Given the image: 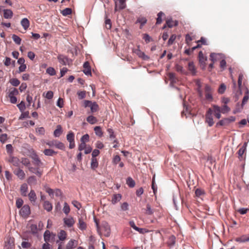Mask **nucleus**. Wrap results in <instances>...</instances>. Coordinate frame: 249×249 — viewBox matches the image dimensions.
<instances>
[{"instance_id":"obj_25","label":"nucleus","mask_w":249,"mask_h":249,"mask_svg":"<svg viewBox=\"0 0 249 249\" xmlns=\"http://www.w3.org/2000/svg\"><path fill=\"white\" fill-rule=\"evenodd\" d=\"M76 241L74 239L70 240L66 245L65 249H73L76 246Z\"/></svg>"},{"instance_id":"obj_57","label":"nucleus","mask_w":249,"mask_h":249,"mask_svg":"<svg viewBox=\"0 0 249 249\" xmlns=\"http://www.w3.org/2000/svg\"><path fill=\"white\" fill-rule=\"evenodd\" d=\"M152 189L153 191L154 194H155L156 192H157V187L156 185L155 184V175L153 177V178H152Z\"/></svg>"},{"instance_id":"obj_59","label":"nucleus","mask_w":249,"mask_h":249,"mask_svg":"<svg viewBox=\"0 0 249 249\" xmlns=\"http://www.w3.org/2000/svg\"><path fill=\"white\" fill-rule=\"evenodd\" d=\"M8 139L7 135L6 134H2L0 136V142L4 143Z\"/></svg>"},{"instance_id":"obj_62","label":"nucleus","mask_w":249,"mask_h":249,"mask_svg":"<svg viewBox=\"0 0 249 249\" xmlns=\"http://www.w3.org/2000/svg\"><path fill=\"white\" fill-rule=\"evenodd\" d=\"M22 113L20 115V117H19V120H23L25 118H29V111H26V112H21Z\"/></svg>"},{"instance_id":"obj_60","label":"nucleus","mask_w":249,"mask_h":249,"mask_svg":"<svg viewBox=\"0 0 249 249\" xmlns=\"http://www.w3.org/2000/svg\"><path fill=\"white\" fill-rule=\"evenodd\" d=\"M121 161V158L118 155H116L113 157L112 159V163L114 164H117Z\"/></svg>"},{"instance_id":"obj_51","label":"nucleus","mask_w":249,"mask_h":249,"mask_svg":"<svg viewBox=\"0 0 249 249\" xmlns=\"http://www.w3.org/2000/svg\"><path fill=\"white\" fill-rule=\"evenodd\" d=\"M176 37H177V36L175 34H173L172 35H171V36H170V37L169 38L168 41V42H167V44L168 46H170L171 45H172L175 39H176Z\"/></svg>"},{"instance_id":"obj_43","label":"nucleus","mask_w":249,"mask_h":249,"mask_svg":"<svg viewBox=\"0 0 249 249\" xmlns=\"http://www.w3.org/2000/svg\"><path fill=\"white\" fill-rule=\"evenodd\" d=\"M229 124L228 123V120L226 118H224L221 120H220L219 122L216 124V126L218 125L223 126V125H227Z\"/></svg>"},{"instance_id":"obj_58","label":"nucleus","mask_w":249,"mask_h":249,"mask_svg":"<svg viewBox=\"0 0 249 249\" xmlns=\"http://www.w3.org/2000/svg\"><path fill=\"white\" fill-rule=\"evenodd\" d=\"M142 38L145 40L146 43L152 41V38L147 34H144L143 35Z\"/></svg>"},{"instance_id":"obj_42","label":"nucleus","mask_w":249,"mask_h":249,"mask_svg":"<svg viewBox=\"0 0 249 249\" xmlns=\"http://www.w3.org/2000/svg\"><path fill=\"white\" fill-rule=\"evenodd\" d=\"M188 68L189 71H190L192 73H195L196 68H195L194 63L193 62H190L188 63Z\"/></svg>"},{"instance_id":"obj_3","label":"nucleus","mask_w":249,"mask_h":249,"mask_svg":"<svg viewBox=\"0 0 249 249\" xmlns=\"http://www.w3.org/2000/svg\"><path fill=\"white\" fill-rule=\"evenodd\" d=\"M213 110L209 108L206 114L205 122L208 123L209 126H212L214 124L213 116Z\"/></svg>"},{"instance_id":"obj_13","label":"nucleus","mask_w":249,"mask_h":249,"mask_svg":"<svg viewBox=\"0 0 249 249\" xmlns=\"http://www.w3.org/2000/svg\"><path fill=\"white\" fill-rule=\"evenodd\" d=\"M63 221L65 225L69 228L72 227L75 223V221L72 217L64 218Z\"/></svg>"},{"instance_id":"obj_55","label":"nucleus","mask_w":249,"mask_h":249,"mask_svg":"<svg viewBox=\"0 0 249 249\" xmlns=\"http://www.w3.org/2000/svg\"><path fill=\"white\" fill-rule=\"evenodd\" d=\"M63 211L66 214H68L70 213V208L67 202L64 203Z\"/></svg>"},{"instance_id":"obj_23","label":"nucleus","mask_w":249,"mask_h":249,"mask_svg":"<svg viewBox=\"0 0 249 249\" xmlns=\"http://www.w3.org/2000/svg\"><path fill=\"white\" fill-rule=\"evenodd\" d=\"M84 70H83V72L86 75H91V70H90V67L89 66V64L88 62H85L84 63L83 65Z\"/></svg>"},{"instance_id":"obj_21","label":"nucleus","mask_w":249,"mask_h":249,"mask_svg":"<svg viewBox=\"0 0 249 249\" xmlns=\"http://www.w3.org/2000/svg\"><path fill=\"white\" fill-rule=\"evenodd\" d=\"M28 190V187L26 183L22 184L20 188V191L21 195L23 196H27V193Z\"/></svg>"},{"instance_id":"obj_40","label":"nucleus","mask_w":249,"mask_h":249,"mask_svg":"<svg viewBox=\"0 0 249 249\" xmlns=\"http://www.w3.org/2000/svg\"><path fill=\"white\" fill-rule=\"evenodd\" d=\"M175 242L176 237L172 235L169 237L167 244L169 246H172L175 244Z\"/></svg>"},{"instance_id":"obj_28","label":"nucleus","mask_w":249,"mask_h":249,"mask_svg":"<svg viewBox=\"0 0 249 249\" xmlns=\"http://www.w3.org/2000/svg\"><path fill=\"white\" fill-rule=\"evenodd\" d=\"M32 158L34 160V164L36 166H39L42 164L41 160L36 153L33 155Z\"/></svg>"},{"instance_id":"obj_35","label":"nucleus","mask_w":249,"mask_h":249,"mask_svg":"<svg viewBox=\"0 0 249 249\" xmlns=\"http://www.w3.org/2000/svg\"><path fill=\"white\" fill-rule=\"evenodd\" d=\"M249 99V90L247 88L245 93V95H244L243 100H242V106L248 102Z\"/></svg>"},{"instance_id":"obj_56","label":"nucleus","mask_w":249,"mask_h":249,"mask_svg":"<svg viewBox=\"0 0 249 249\" xmlns=\"http://www.w3.org/2000/svg\"><path fill=\"white\" fill-rule=\"evenodd\" d=\"M20 162H21L22 164L25 166H28L30 164V160L28 159L25 158H21Z\"/></svg>"},{"instance_id":"obj_12","label":"nucleus","mask_w":249,"mask_h":249,"mask_svg":"<svg viewBox=\"0 0 249 249\" xmlns=\"http://www.w3.org/2000/svg\"><path fill=\"white\" fill-rule=\"evenodd\" d=\"M199 62L202 69L205 67V62L207 60V57L204 56L202 51H200L198 53Z\"/></svg>"},{"instance_id":"obj_32","label":"nucleus","mask_w":249,"mask_h":249,"mask_svg":"<svg viewBox=\"0 0 249 249\" xmlns=\"http://www.w3.org/2000/svg\"><path fill=\"white\" fill-rule=\"evenodd\" d=\"M87 121L89 123L93 124L97 122L98 120L95 117L92 115H89L87 118Z\"/></svg>"},{"instance_id":"obj_11","label":"nucleus","mask_w":249,"mask_h":249,"mask_svg":"<svg viewBox=\"0 0 249 249\" xmlns=\"http://www.w3.org/2000/svg\"><path fill=\"white\" fill-rule=\"evenodd\" d=\"M55 236V234L51 232L49 230H46L44 233V239L46 243L50 242Z\"/></svg>"},{"instance_id":"obj_6","label":"nucleus","mask_w":249,"mask_h":249,"mask_svg":"<svg viewBox=\"0 0 249 249\" xmlns=\"http://www.w3.org/2000/svg\"><path fill=\"white\" fill-rule=\"evenodd\" d=\"M15 239L13 237H8L5 241V244L4 249H15Z\"/></svg>"},{"instance_id":"obj_49","label":"nucleus","mask_w":249,"mask_h":249,"mask_svg":"<svg viewBox=\"0 0 249 249\" xmlns=\"http://www.w3.org/2000/svg\"><path fill=\"white\" fill-rule=\"evenodd\" d=\"M204 193V191L200 188L196 189L195 191V195L197 197H200L203 196Z\"/></svg>"},{"instance_id":"obj_41","label":"nucleus","mask_w":249,"mask_h":249,"mask_svg":"<svg viewBox=\"0 0 249 249\" xmlns=\"http://www.w3.org/2000/svg\"><path fill=\"white\" fill-rule=\"evenodd\" d=\"M146 22L147 19L144 17H139L137 20V22L141 23L140 28H142V27L146 23Z\"/></svg>"},{"instance_id":"obj_52","label":"nucleus","mask_w":249,"mask_h":249,"mask_svg":"<svg viewBox=\"0 0 249 249\" xmlns=\"http://www.w3.org/2000/svg\"><path fill=\"white\" fill-rule=\"evenodd\" d=\"M14 41L17 44L19 45L21 43V38L16 35H13L12 37Z\"/></svg>"},{"instance_id":"obj_47","label":"nucleus","mask_w":249,"mask_h":249,"mask_svg":"<svg viewBox=\"0 0 249 249\" xmlns=\"http://www.w3.org/2000/svg\"><path fill=\"white\" fill-rule=\"evenodd\" d=\"M18 94V90L16 88H11L9 89L8 96H16Z\"/></svg>"},{"instance_id":"obj_34","label":"nucleus","mask_w":249,"mask_h":249,"mask_svg":"<svg viewBox=\"0 0 249 249\" xmlns=\"http://www.w3.org/2000/svg\"><path fill=\"white\" fill-rule=\"evenodd\" d=\"M43 153L45 155L48 156H52L53 155H55L57 154V152H55L51 149H45Z\"/></svg>"},{"instance_id":"obj_16","label":"nucleus","mask_w":249,"mask_h":249,"mask_svg":"<svg viewBox=\"0 0 249 249\" xmlns=\"http://www.w3.org/2000/svg\"><path fill=\"white\" fill-rule=\"evenodd\" d=\"M29 171L32 173L35 174L38 177H41L42 175V171L40 170L38 166L37 167H29Z\"/></svg>"},{"instance_id":"obj_9","label":"nucleus","mask_w":249,"mask_h":249,"mask_svg":"<svg viewBox=\"0 0 249 249\" xmlns=\"http://www.w3.org/2000/svg\"><path fill=\"white\" fill-rule=\"evenodd\" d=\"M115 1V11L122 10L126 7L125 1L124 0H114Z\"/></svg>"},{"instance_id":"obj_36","label":"nucleus","mask_w":249,"mask_h":249,"mask_svg":"<svg viewBox=\"0 0 249 249\" xmlns=\"http://www.w3.org/2000/svg\"><path fill=\"white\" fill-rule=\"evenodd\" d=\"M98 166V162L96 158H92L91 162V168L95 170Z\"/></svg>"},{"instance_id":"obj_50","label":"nucleus","mask_w":249,"mask_h":249,"mask_svg":"<svg viewBox=\"0 0 249 249\" xmlns=\"http://www.w3.org/2000/svg\"><path fill=\"white\" fill-rule=\"evenodd\" d=\"M9 82L11 84V85L15 87L18 86L20 84L19 80L17 78H12L10 80Z\"/></svg>"},{"instance_id":"obj_61","label":"nucleus","mask_w":249,"mask_h":249,"mask_svg":"<svg viewBox=\"0 0 249 249\" xmlns=\"http://www.w3.org/2000/svg\"><path fill=\"white\" fill-rule=\"evenodd\" d=\"M230 111V108L227 105H223L221 108V113L224 114Z\"/></svg>"},{"instance_id":"obj_38","label":"nucleus","mask_w":249,"mask_h":249,"mask_svg":"<svg viewBox=\"0 0 249 249\" xmlns=\"http://www.w3.org/2000/svg\"><path fill=\"white\" fill-rule=\"evenodd\" d=\"M126 184L130 188H133L135 185V182L131 177L126 179Z\"/></svg>"},{"instance_id":"obj_31","label":"nucleus","mask_w":249,"mask_h":249,"mask_svg":"<svg viewBox=\"0 0 249 249\" xmlns=\"http://www.w3.org/2000/svg\"><path fill=\"white\" fill-rule=\"evenodd\" d=\"M43 208L47 211L50 212L52 210L53 205L49 201H45L43 204Z\"/></svg>"},{"instance_id":"obj_8","label":"nucleus","mask_w":249,"mask_h":249,"mask_svg":"<svg viewBox=\"0 0 249 249\" xmlns=\"http://www.w3.org/2000/svg\"><path fill=\"white\" fill-rule=\"evenodd\" d=\"M30 213V208L28 205H24L19 211L20 214L23 217H27Z\"/></svg>"},{"instance_id":"obj_33","label":"nucleus","mask_w":249,"mask_h":249,"mask_svg":"<svg viewBox=\"0 0 249 249\" xmlns=\"http://www.w3.org/2000/svg\"><path fill=\"white\" fill-rule=\"evenodd\" d=\"M62 133V127L60 125H58L56 126V129L54 131L53 135L56 137H58Z\"/></svg>"},{"instance_id":"obj_30","label":"nucleus","mask_w":249,"mask_h":249,"mask_svg":"<svg viewBox=\"0 0 249 249\" xmlns=\"http://www.w3.org/2000/svg\"><path fill=\"white\" fill-rule=\"evenodd\" d=\"M27 182L30 185H35L37 184V180L35 176H32L27 179Z\"/></svg>"},{"instance_id":"obj_22","label":"nucleus","mask_w":249,"mask_h":249,"mask_svg":"<svg viewBox=\"0 0 249 249\" xmlns=\"http://www.w3.org/2000/svg\"><path fill=\"white\" fill-rule=\"evenodd\" d=\"M247 145V143L245 142L238 151V158L240 160L243 158V155L246 150Z\"/></svg>"},{"instance_id":"obj_29","label":"nucleus","mask_w":249,"mask_h":249,"mask_svg":"<svg viewBox=\"0 0 249 249\" xmlns=\"http://www.w3.org/2000/svg\"><path fill=\"white\" fill-rule=\"evenodd\" d=\"M21 24L24 30H26L30 25L29 20L27 18H24L21 21Z\"/></svg>"},{"instance_id":"obj_15","label":"nucleus","mask_w":249,"mask_h":249,"mask_svg":"<svg viewBox=\"0 0 249 249\" xmlns=\"http://www.w3.org/2000/svg\"><path fill=\"white\" fill-rule=\"evenodd\" d=\"M27 196L33 205H35L37 199V197L34 190H31Z\"/></svg>"},{"instance_id":"obj_2","label":"nucleus","mask_w":249,"mask_h":249,"mask_svg":"<svg viewBox=\"0 0 249 249\" xmlns=\"http://www.w3.org/2000/svg\"><path fill=\"white\" fill-rule=\"evenodd\" d=\"M46 144L50 147L55 146L56 148L64 150L65 146V145L62 142L57 140H53L46 142Z\"/></svg>"},{"instance_id":"obj_5","label":"nucleus","mask_w":249,"mask_h":249,"mask_svg":"<svg viewBox=\"0 0 249 249\" xmlns=\"http://www.w3.org/2000/svg\"><path fill=\"white\" fill-rule=\"evenodd\" d=\"M213 90L208 85L205 87V98L208 101H212L213 99L212 96Z\"/></svg>"},{"instance_id":"obj_45","label":"nucleus","mask_w":249,"mask_h":249,"mask_svg":"<svg viewBox=\"0 0 249 249\" xmlns=\"http://www.w3.org/2000/svg\"><path fill=\"white\" fill-rule=\"evenodd\" d=\"M6 149L7 153L9 155V156H12L13 153V148L11 144H8L6 145Z\"/></svg>"},{"instance_id":"obj_27","label":"nucleus","mask_w":249,"mask_h":249,"mask_svg":"<svg viewBox=\"0 0 249 249\" xmlns=\"http://www.w3.org/2000/svg\"><path fill=\"white\" fill-rule=\"evenodd\" d=\"M166 25L169 28H172L178 25V22L177 20H173L172 19H167L166 20Z\"/></svg>"},{"instance_id":"obj_4","label":"nucleus","mask_w":249,"mask_h":249,"mask_svg":"<svg viewBox=\"0 0 249 249\" xmlns=\"http://www.w3.org/2000/svg\"><path fill=\"white\" fill-rule=\"evenodd\" d=\"M87 219L85 215H82L78 218V227L81 230H85L87 228V224L86 223V220Z\"/></svg>"},{"instance_id":"obj_48","label":"nucleus","mask_w":249,"mask_h":249,"mask_svg":"<svg viewBox=\"0 0 249 249\" xmlns=\"http://www.w3.org/2000/svg\"><path fill=\"white\" fill-rule=\"evenodd\" d=\"M193 40V37L191 36L189 34L186 35L185 42L189 47L191 46V41Z\"/></svg>"},{"instance_id":"obj_20","label":"nucleus","mask_w":249,"mask_h":249,"mask_svg":"<svg viewBox=\"0 0 249 249\" xmlns=\"http://www.w3.org/2000/svg\"><path fill=\"white\" fill-rule=\"evenodd\" d=\"M57 59L58 60L59 62L63 65H66L67 64H69L68 58L67 57L64 56L63 55H59L57 56Z\"/></svg>"},{"instance_id":"obj_46","label":"nucleus","mask_w":249,"mask_h":249,"mask_svg":"<svg viewBox=\"0 0 249 249\" xmlns=\"http://www.w3.org/2000/svg\"><path fill=\"white\" fill-rule=\"evenodd\" d=\"M164 16V14L162 12H159L157 15V24H160L162 22V17Z\"/></svg>"},{"instance_id":"obj_24","label":"nucleus","mask_w":249,"mask_h":249,"mask_svg":"<svg viewBox=\"0 0 249 249\" xmlns=\"http://www.w3.org/2000/svg\"><path fill=\"white\" fill-rule=\"evenodd\" d=\"M67 232L64 230H60L57 233L59 240L61 241H65L67 239Z\"/></svg>"},{"instance_id":"obj_17","label":"nucleus","mask_w":249,"mask_h":249,"mask_svg":"<svg viewBox=\"0 0 249 249\" xmlns=\"http://www.w3.org/2000/svg\"><path fill=\"white\" fill-rule=\"evenodd\" d=\"M14 173L21 180L24 179L25 178L24 172L20 168L15 170Z\"/></svg>"},{"instance_id":"obj_1","label":"nucleus","mask_w":249,"mask_h":249,"mask_svg":"<svg viewBox=\"0 0 249 249\" xmlns=\"http://www.w3.org/2000/svg\"><path fill=\"white\" fill-rule=\"evenodd\" d=\"M84 107H89L90 112L93 113L97 112L99 110V107L96 102H92L89 100H84L83 102Z\"/></svg>"},{"instance_id":"obj_39","label":"nucleus","mask_w":249,"mask_h":249,"mask_svg":"<svg viewBox=\"0 0 249 249\" xmlns=\"http://www.w3.org/2000/svg\"><path fill=\"white\" fill-rule=\"evenodd\" d=\"M122 196L120 194L114 195L112 198V202L113 204H115L119 201L121 199Z\"/></svg>"},{"instance_id":"obj_18","label":"nucleus","mask_w":249,"mask_h":249,"mask_svg":"<svg viewBox=\"0 0 249 249\" xmlns=\"http://www.w3.org/2000/svg\"><path fill=\"white\" fill-rule=\"evenodd\" d=\"M140 47L138 46V48L133 50V52L136 53L139 57L142 58L143 60H146L148 57L145 54V53L142 52L140 49Z\"/></svg>"},{"instance_id":"obj_10","label":"nucleus","mask_w":249,"mask_h":249,"mask_svg":"<svg viewBox=\"0 0 249 249\" xmlns=\"http://www.w3.org/2000/svg\"><path fill=\"white\" fill-rule=\"evenodd\" d=\"M101 230L105 236L108 237L110 235V228L107 223L105 222L102 224Z\"/></svg>"},{"instance_id":"obj_26","label":"nucleus","mask_w":249,"mask_h":249,"mask_svg":"<svg viewBox=\"0 0 249 249\" xmlns=\"http://www.w3.org/2000/svg\"><path fill=\"white\" fill-rule=\"evenodd\" d=\"M13 16V12L10 9H4L3 10V17L5 18H11Z\"/></svg>"},{"instance_id":"obj_63","label":"nucleus","mask_w":249,"mask_h":249,"mask_svg":"<svg viewBox=\"0 0 249 249\" xmlns=\"http://www.w3.org/2000/svg\"><path fill=\"white\" fill-rule=\"evenodd\" d=\"M31 232L32 233H36L37 232V227L36 225L32 224L30 226Z\"/></svg>"},{"instance_id":"obj_54","label":"nucleus","mask_w":249,"mask_h":249,"mask_svg":"<svg viewBox=\"0 0 249 249\" xmlns=\"http://www.w3.org/2000/svg\"><path fill=\"white\" fill-rule=\"evenodd\" d=\"M46 72L51 76L54 75L56 74L55 70L51 67L47 69Z\"/></svg>"},{"instance_id":"obj_37","label":"nucleus","mask_w":249,"mask_h":249,"mask_svg":"<svg viewBox=\"0 0 249 249\" xmlns=\"http://www.w3.org/2000/svg\"><path fill=\"white\" fill-rule=\"evenodd\" d=\"M94 130L95 131V134L99 136V137H101L103 136V131L101 129V128L99 126H96L94 128Z\"/></svg>"},{"instance_id":"obj_7","label":"nucleus","mask_w":249,"mask_h":249,"mask_svg":"<svg viewBox=\"0 0 249 249\" xmlns=\"http://www.w3.org/2000/svg\"><path fill=\"white\" fill-rule=\"evenodd\" d=\"M67 140L70 142L69 148L72 149L75 147L74 134L72 131L69 132L67 135Z\"/></svg>"},{"instance_id":"obj_64","label":"nucleus","mask_w":249,"mask_h":249,"mask_svg":"<svg viewBox=\"0 0 249 249\" xmlns=\"http://www.w3.org/2000/svg\"><path fill=\"white\" fill-rule=\"evenodd\" d=\"M226 89V87L224 84H221L218 89V92L220 94H223Z\"/></svg>"},{"instance_id":"obj_14","label":"nucleus","mask_w":249,"mask_h":249,"mask_svg":"<svg viewBox=\"0 0 249 249\" xmlns=\"http://www.w3.org/2000/svg\"><path fill=\"white\" fill-rule=\"evenodd\" d=\"M8 161L12 164L13 165L17 167H18L20 163V161L18 158L13 156H9Z\"/></svg>"},{"instance_id":"obj_19","label":"nucleus","mask_w":249,"mask_h":249,"mask_svg":"<svg viewBox=\"0 0 249 249\" xmlns=\"http://www.w3.org/2000/svg\"><path fill=\"white\" fill-rule=\"evenodd\" d=\"M213 113H214V116L217 119L220 118V117H221L220 113H221V108L219 106H216V105H213Z\"/></svg>"},{"instance_id":"obj_44","label":"nucleus","mask_w":249,"mask_h":249,"mask_svg":"<svg viewBox=\"0 0 249 249\" xmlns=\"http://www.w3.org/2000/svg\"><path fill=\"white\" fill-rule=\"evenodd\" d=\"M71 13L72 10L70 8H66L61 12V13L64 16L70 15Z\"/></svg>"},{"instance_id":"obj_53","label":"nucleus","mask_w":249,"mask_h":249,"mask_svg":"<svg viewBox=\"0 0 249 249\" xmlns=\"http://www.w3.org/2000/svg\"><path fill=\"white\" fill-rule=\"evenodd\" d=\"M20 112H23L26 108L25 104L24 101H22L17 105Z\"/></svg>"}]
</instances>
